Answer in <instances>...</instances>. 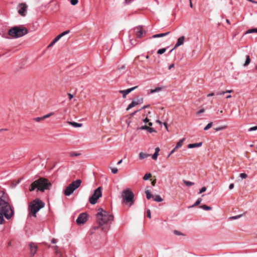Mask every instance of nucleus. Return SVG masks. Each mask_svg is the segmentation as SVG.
Listing matches in <instances>:
<instances>
[{"instance_id":"obj_1","label":"nucleus","mask_w":257,"mask_h":257,"mask_svg":"<svg viewBox=\"0 0 257 257\" xmlns=\"http://www.w3.org/2000/svg\"><path fill=\"white\" fill-rule=\"evenodd\" d=\"M4 210L7 219H10L14 216V211L9 203L7 195L0 190V211Z\"/></svg>"},{"instance_id":"obj_2","label":"nucleus","mask_w":257,"mask_h":257,"mask_svg":"<svg viewBox=\"0 0 257 257\" xmlns=\"http://www.w3.org/2000/svg\"><path fill=\"white\" fill-rule=\"evenodd\" d=\"M97 222L99 226L95 227L94 229L100 228L101 230L103 228L101 227L103 224L111 222L113 220V216L109 214L107 211H104L102 208L98 209V212L96 214Z\"/></svg>"},{"instance_id":"obj_3","label":"nucleus","mask_w":257,"mask_h":257,"mask_svg":"<svg viewBox=\"0 0 257 257\" xmlns=\"http://www.w3.org/2000/svg\"><path fill=\"white\" fill-rule=\"evenodd\" d=\"M51 185L50 182L47 179L40 178L31 184L29 190L32 192L37 189V191L44 192L45 190L49 189Z\"/></svg>"},{"instance_id":"obj_4","label":"nucleus","mask_w":257,"mask_h":257,"mask_svg":"<svg viewBox=\"0 0 257 257\" xmlns=\"http://www.w3.org/2000/svg\"><path fill=\"white\" fill-rule=\"evenodd\" d=\"M134 194L130 189L123 190L121 193L122 203L128 205L129 207L132 206L135 203Z\"/></svg>"},{"instance_id":"obj_5","label":"nucleus","mask_w":257,"mask_h":257,"mask_svg":"<svg viewBox=\"0 0 257 257\" xmlns=\"http://www.w3.org/2000/svg\"><path fill=\"white\" fill-rule=\"evenodd\" d=\"M45 206V203L39 199H36L31 202L29 206L30 213L33 214L34 217L36 216V213Z\"/></svg>"},{"instance_id":"obj_6","label":"nucleus","mask_w":257,"mask_h":257,"mask_svg":"<svg viewBox=\"0 0 257 257\" xmlns=\"http://www.w3.org/2000/svg\"><path fill=\"white\" fill-rule=\"evenodd\" d=\"M28 32L25 28L15 26L9 30V35L13 38H18L26 35Z\"/></svg>"},{"instance_id":"obj_7","label":"nucleus","mask_w":257,"mask_h":257,"mask_svg":"<svg viewBox=\"0 0 257 257\" xmlns=\"http://www.w3.org/2000/svg\"><path fill=\"white\" fill-rule=\"evenodd\" d=\"M102 196L101 188L98 187L95 190L93 195L90 197L89 201L91 204H95L97 203V200Z\"/></svg>"},{"instance_id":"obj_8","label":"nucleus","mask_w":257,"mask_h":257,"mask_svg":"<svg viewBox=\"0 0 257 257\" xmlns=\"http://www.w3.org/2000/svg\"><path fill=\"white\" fill-rule=\"evenodd\" d=\"M38 245L37 243L34 242H31L28 244V249L30 250V254L34 255L38 250Z\"/></svg>"},{"instance_id":"obj_9","label":"nucleus","mask_w":257,"mask_h":257,"mask_svg":"<svg viewBox=\"0 0 257 257\" xmlns=\"http://www.w3.org/2000/svg\"><path fill=\"white\" fill-rule=\"evenodd\" d=\"M87 220V215L85 213H82L78 216L76 219L77 224L81 225L84 224Z\"/></svg>"},{"instance_id":"obj_10","label":"nucleus","mask_w":257,"mask_h":257,"mask_svg":"<svg viewBox=\"0 0 257 257\" xmlns=\"http://www.w3.org/2000/svg\"><path fill=\"white\" fill-rule=\"evenodd\" d=\"M143 103V98H141L133 100V101L128 105L126 108V110H128L131 108L136 106V105Z\"/></svg>"},{"instance_id":"obj_11","label":"nucleus","mask_w":257,"mask_h":257,"mask_svg":"<svg viewBox=\"0 0 257 257\" xmlns=\"http://www.w3.org/2000/svg\"><path fill=\"white\" fill-rule=\"evenodd\" d=\"M27 6L25 4H19L18 7V13L22 16L26 15Z\"/></svg>"},{"instance_id":"obj_12","label":"nucleus","mask_w":257,"mask_h":257,"mask_svg":"<svg viewBox=\"0 0 257 257\" xmlns=\"http://www.w3.org/2000/svg\"><path fill=\"white\" fill-rule=\"evenodd\" d=\"M137 38H141L144 34H145V31L143 30V27L142 26H139L136 27L134 29Z\"/></svg>"},{"instance_id":"obj_13","label":"nucleus","mask_w":257,"mask_h":257,"mask_svg":"<svg viewBox=\"0 0 257 257\" xmlns=\"http://www.w3.org/2000/svg\"><path fill=\"white\" fill-rule=\"evenodd\" d=\"M81 182V180L77 179L76 181L72 182L69 185L73 189H74V190H75L80 186Z\"/></svg>"},{"instance_id":"obj_14","label":"nucleus","mask_w":257,"mask_h":257,"mask_svg":"<svg viewBox=\"0 0 257 257\" xmlns=\"http://www.w3.org/2000/svg\"><path fill=\"white\" fill-rule=\"evenodd\" d=\"M74 191V189H73L70 185H69L64 190V194L67 196H70L73 192Z\"/></svg>"},{"instance_id":"obj_15","label":"nucleus","mask_w":257,"mask_h":257,"mask_svg":"<svg viewBox=\"0 0 257 257\" xmlns=\"http://www.w3.org/2000/svg\"><path fill=\"white\" fill-rule=\"evenodd\" d=\"M184 40H185V37L183 36L179 38L177 40V42L175 47H174V49H176L179 46L183 44Z\"/></svg>"},{"instance_id":"obj_16","label":"nucleus","mask_w":257,"mask_h":257,"mask_svg":"<svg viewBox=\"0 0 257 257\" xmlns=\"http://www.w3.org/2000/svg\"><path fill=\"white\" fill-rule=\"evenodd\" d=\"M140 130H147L150 133H153V132H156V131L153 128L150 127L148 126L147 125L142 126L141 127H140Z\"/></svg>"},{"instance_id":"obj_17","label":"nucleus","mask_w":257,"mask_h":257,"mask_svg":"<svg viewBox=\"0 0 257 257\" xmlns=\"http://www.w3.org/2000/svg\"><path fill=\"white\" fill-rule=\"evenodd\" d=\"M5 211H0V224H3L4 223L5 220L4 218V216L6 217V213Z\"/></svg>"},{"instance_id":"obj_18","label":"nucleus","mask_w":257,"mask_h":257,"mask_svg":"<svg viewBox=\"0 0 257 257\" xmlns=\"http://www.w3.org/2000/svg\"><path fill=\"white\" fill-rule=\"evenodd\" d=\"M170 32H168L165 33H161L158 34H155L152 36V38H161L164 36H166L170 34Z\"/></svg>"},{"instance_id":"obj_19","label":"nucleus","mask_w":257,"mask_h":257,"mask_svg":"<svg viewBox=\"0 0 257 257\" xmlns=\"http://www.w3.org/2000/svg\"><path fill=\"white\" fill-rule=\"evenodd\" d=\"M202 145V143H194V144H190L188 145V148L189 149H192L196 147H201Z\"/></svg>"},{"instance_id":"obj_20","label":"nucleus","mask_w":257,"mask_h":257,"mask_svg":"<svg viewBox=\"0 0 257 257\" xmlns=\"http://www.w3.org/2000/svg\"><path fill=\"white\" fill-rule=\"evenodd\" d=\"M61 38L59 37V36H57L51 42V43L48 46V48H50L52 47Z\"/></svg>"},{"instance_id":"obj_21","label":"nucleus","mask_w":257,"mask_h":257,"mask_svg":"<svg viewBox=\"0 0 257 257\" xmlns=\"http://www.w3.org/2000/svg\"><path fill=\"white\" fill-rule=\"evenodd\" d=\"M68 123H69V124L71 125L72 126H73L74 127H81L82 126V123H77V122H76L68 121Z\"/></svg>"},{"instance_id":"obj_22","label":"nucleus","mask_w":257,"mask_h":257,"mask_svg":"<svg viewBox=\"0 0 257 257\" xmlns=\"http://www.w3.org/2000/svg\"><path fill=\"white\" fill-rule=\"evenodd\" d=\"M149 156H150L149 154H147L144 153L143 152H141L139 154V158L141 160L144 159L145 158H146L148 157Z\"/></svg>"},{"instance_id":"obj_23","label":"nucleus","mask_w":257,"mask_h":257,"mask_svg":"<svg viewBox=\"0 0 257 257\" xmlns=\"http://www.w3.org/2000/svg\"><path fill=\"white\" fill-rule=\"evenodd\" d=\"M184 140H185V139H184V138H183V139H182L180 140L179 141V142H178V143H177V145H176V147H175V149H178V148H179L181 147H182V143H183V142L184 141Z\"/></svg>"},{"instance_id":"obj_24","label":"nucleus","mask_w":257,"mask_h":257,"mask_svg":"<svg viewBox=\"0 0 257 257\" xmlns=\"http://www.w3.org/2000/svg\"><path fill=\"white\" fill-rule=\"evenodd\" d=\"M153 198H154V200L156 202H161L163 201V199L159 195H157L154 197L153 196Z\"/></svg>"},{"instance_id":"obj_25","label":"nucleus","mask_w":257,"mask_h":257,"mask_svg":"<svg viewBox=\"0 0 257 257\" xmlns=\"http://www.w3.org/2000/svg\"><path fill=\"white\" fill-rule=\"evenodd\" d=\"M146 197L148 199H150L151 198H153V196L152 195L151 192L149 190H146L145 191Z\"/></svg>"},{"instance_id":"obj_26","label":"nucleus","mask_w":257,"mask_h":257,"mask_svg":"<svg viewBox=\"0 0 257 257\" xmlns=\"http://www.w3.org/2000/svg\"><path fill=\"white\" fill-rule=\"evenodd\" d=\"M250 62V60L249 56L246 55V60H245L244 64H243V66L245 67L247 65H248L249 64Z\"/></svg>"},{"instance_id":"obj_27","label":"nucleus","mask_w":257,"mask_h":257,"mask_svg":"<svg viewBox=\"0 0 257 257\" xmlns=\"http://www.w3.org/2000/svg\"><path fill=\"white\" fill-rule=\"evenodd\" d=\"M202 201V199L201 198H199L196 201V202L192 205L190 207H193L194 206H197L200 204Z\"/></svg>"},{"instance_id":"obj_28","label":"nucleus","mask_w":257,"mask_h":257,"mask_svg":"<svg viewBox=\"0 0 257 257\" xmlns=\"http://www.w3.org/2000/svg\"><path fill=\"white\" fill-rule=\"evenodd\" d=\"M200 207L205 210H210L212 209V208L210 206H208L206 205H203L200 206Z\"/></svg>"},{"instance_id":"obj_29","label":"nucleus","mask_w":257,"mask_h":257,"mask_svg":"<svg viewBox=\"0 0 257 257\" xmlns=\"http://www.w3.org/2000/svg\"><path fill=\"white\" fill-rule=\"evenodd\" d=\"M183 183L187 186H191L194 185L193 182L186 180H183Z\"/></svg>"},{"instance_id":"obj_30","label":"nucleus","mask_w":257,"mask_h":257,"mask_svg":"<svg viewBox=\"0 0 257 257\" xmlns=\"http://www.w3.org/2000/svg\"><path fill=\"white\" fill-rule=\"evenodd\" d=\"M166 51V48H162V49H160L158 50L157 51V53L158 54H162L163 53H164Z\"/></svg>"},{"instance_id":"obj_31","label":"nucleus","mask_w":257,"mask_h":257,"mask_svg":"<svg viewBox=\"0 0 257 257\" xmlns=\"http://www.w3.org/2000/svg\"><path fill=\"white\" fill-rule=\"evenodd\" d=\"M54 114V112H50V113L43 116V118H44V119H45L46 118H47L53 115Z\"/></svg>"},{"instance_id":"obj_32","label":"nucleus","mask_w":257,"mask_h":257,"mask_svg":"<svg viewBox=\"0 0 257 257\" xmlns=\"http://www.w3.org/2000/svg\"><path fill=\"white\" fill-rule=\"evenodd\" d=\"M212 124H213L212 122L209 123L206 126H205V127L204 128V130L205 131H207V130H209L210 128H211L212 127Z\"/></svg>"},{"instance_id":"obj_33","label":"nucleus","mask_w":257,"mask_h":257,"mask_svg":"<svg viewBox=\"0 0 257 257\" xmlns=\"http://www.w3.org/2000/svg\"><path fill=\"white\" fill-rule=\"evenodd\" d=\"M119 92L122 94L123 98H125L126 97V95L128 94V93H127V91H126L125 90H120L119 91Z\"/></svg>"},{"instance_id":"obj_34","label":"nucleus","mask_w":257,"mask_h":257,"mask_svg":"<svg viewBox=\"0 0 257 257\" xmlns=\"http://www.w3.org/2000/svg\"><path fill=\"white\" fill-rule=\"evenodd\" d=\"M252 33H257V28L249 29L246 32L247 34Z\"/></svg>"},{"instance_id":"obj_35","label":"nucleus","mask_w":257,"mask_h":257,"mask_svg":"<svg viewBox=\"0 0 257 257\" xmlns=\"http://www.w3.org/2000/svg\"><path fill=\"white\" fill-rule=\"evenodd\" d=\"M138 86H136L133 87L132 88L127 89L125 90H126V91H127V93L128 94L130 92H131L132 91H133L134 90H135V89L138 88Z\"/></svg>"},{"instance_id":"obj_36","label":"nucleus","mask_w":257,"mask_h":257,"mask_svg":"<svg viewBox=\"0 0 257 257\" xmlns=\"http://www.w3.org/2000/svg\"><path fill=\"white\" fill-rule=\"evenodd\" d=\"M151 177V174L150 173H147L144 176L143 179L144 180H147Z\"/></svg>"},{"instance_id":"obj_37","label":"nucleus","mask_w":257,"mask_h":257,"mask_svg":"<svg viewBox=\"0 0 257 257\" xmlns=\"http://www.w3.org/2000/svg\"><path fill=\"white\" fill-rule=\"evenodd\" d=\"M161 90V88L160 87H157L155 89H152L151 90V93H154L156 92L160 91Z\"/></svg>"},{"instance_id":"obj_38","label":"nucleus","mask_w":257,"mask_h":257,"mask_svg":"<svg viewBox=\"0 0 257 257\" xmlns=\"http://www.w3.org/2000/svg\"><path fill=\"white\" fill-rule=\"evenodd\" d=\"M70 33V31L69 30H68V31H66L63 33H62L61 34H60V35H59V37L60 38H62V37H63L64 36L69 34Z\"/></svg>"},{"instance_id":"obj_39","label":"nucleus","mask_w":257,"mask_h":257,"mask_svg":"<svg viewBox=\"0 0 257 257\" xmlns=\"http://www.w3.org/2000/svg\"><path fill=\"white\" fill-rule=\"evenodd\" d=\"M226 127V126H219V127L215 128H214V130H215V131L218 132V131L222 130L223 129H225Z\"/></svg>"},{"instance_id":"obj_40","label":"nucleus","mask_w":257,"mask_h":257,"mask_svg":"<svg viewBox=\"0 0 257 257\" xmlns=\"http://www.w3.org/2000/svg\"><path fill=\"white\" fill-rule=\"evenodd\" d=\"M44 119V118H43V116L37 117H35V118H34V120H35L36 121H37V122L43 120Z\"/></svg>"},{"instance_id":"obj_41","label":"nucleus","mask_w":257,"mask_h":257,"mask_svg":"<svg viewBox=\"0 0 257 257\" xmlns=\"http://www.w3.org/2000/svg\"><path fill=\"white\" fill-rule=\"evenodd\" d=\"M239 176L242 179H245L247 178V175L245 173H242L240 174Z\"/></svg>"},{"instance_id":"obj_42","label":"nucleus","mask_w":257,"mask_h":257,"mask_svg":"<svg viewBox=\"0 0 257 257\" xmlns=\"http://www.w3.org/2000/svg\"><path fill=\"white\" fill-rule=\"evenodd\" d=\"M70 155L71 157H76L79 156L80 154L76 152H71Z\"/></svg>"},{"instance_id":"obj_43","label":"nucleus","mask_w":257,"mask_h":257,"mask_svg":"<svg viewBox=\"0 0 257 257\" xmlns=\"http://www.w3.org/2000/svg\"><path fill=\"white\" fill-rule=\"evenodd\" d=\"M56 257H62V254L60 251L57 249L55 251Z\"/></svg>"},{"instance_id":"obj_44","label":"nucleus","mask_w":257,"mask_h":257,"mask_svg":"<svg viewBox=\"0 0 257 257\" xmlns=\"http://www.w3.org/2000/svg\"><path fill=\"white\" fill-rule=\"evenodd\" d=\"M111 171L113 174H116L118 172V169L116 168H112L111 169Z\"/></svg>"},{"instance_id":"obj_45","label":"nucleus","mask_w":257,"mask_h":257,"mask_svg":"<svg viewBox=\"0 0 257 257\" xmlns=\"http://www.w3.org/2000/svg\"><path fill=\"white\" fill-rule=\"evenodd\" d=\"M256 130H257V126H253V127H250V128L248 130V132H252V131H256Z\"/></svg>"},{"instance_id":"obj_46","label":"nucleus","mask_w":257,"mask_h":257,"mask_svg":"<svg viewBox=\"0 0 257 257\" xmlns=\"http://www.w3.org/2000/svg\"><path fill=\"white\" fill-rule=\"evenodd\" d=\"M206 190V187H203L199 191V194H201L203 192H204Z\"/></svg>"},{"instance_id":"obj_47","label":"nucleus","mask_w":257,"mask_h":257,"mask_svg":"<svg viewBox=\"0 0 257 257\" xmlns=\"http://www.w3.org/2000/svg\"><path fill=\"white\" fill-rule=\"evenodd\" d=\"M158 154H157V153H155L152 155V159H153V160H157V158H158Z\"/></svg>"},{"instance_id":"obj_48","label":"nucleus","mask_w":257,"mask_h":257,"mask_svg":"<svg viewBox=\"0 0 257 257\" xmlns=\"http://www.w3.org/2000/svg\"><path fill=\"white\" fill-rule=\"evenodd\" d=\"M71 4L72 5H76L78 2V0H71Z\"/></svg>"},{"instance_id":"obj_49","label":"nucleus","mask_w":257,"mask_h":257,"mask_svg":"<svg viewBox=\"0 0 257 257\" xmlns=\"http://www.w3.org/2000/svg\"><path fill=\"white\" fill-rule=\"evenodd\" d=\"M174 233L175 234L177 235H183V234L181 232H180L178 230H176L174 231Z\"/></svg>"},{"instance_id":"obj_50","label":"nucleus","mask_w":257,"mask_h":257,"mask_svg":"<svg viewBox=\"0 0 257 257\" xmlns=\"http://www.w3.org/2000/svg\"><path fill=\"white\" fill-rule=\"evenodd\" d=\"M130 42L131 43L132 45H134V46H135L137 43V41L135 40H130Z\"/></svg>"},{"instance_id":"obj_51","label":"nucleus","mask_w":257,"mask_h":257,"mask_svg":"<svg viewBox=\"0 0 257 257\" xmlns=\"http://www.w3.org/2000/svg\"><path fill=\"white\" fill-rule=\"evenodd\" d=\"M147 217H149V218H151V211L150 209H148L147 210Z\"/></svg>"},{"instance_id":"obj_52","label":"nucleus","mask_w":257,"mask_h":257,"mask_svg":"<svg viewBox=\"0 0 257 257\" xmlns=\"http://www.w3.org/2000/svg\"><path fill=\"white\" fill-rule=\"evenodd\" d=\"M225 93L224 91H218L215 93L216 95H223Z\"/></svg>"},{"instance_id":"obj_53","label":"nucleus","mask_w":257,"mask_h":257,"mask_svg":"<svg viewBox=\"0 0 257 257\" xmlns=\"http://www.w3.org/2000/svg\"><path fill=\"white\" fill-rule=\"evenodd\" d=\"M241 216H242V215H238L237 216H233L231 218L234 219H236L240 218Z\"/></svg>"},{"instance_id":"obj_54","label":"nucleus","mask_w":257,"mask_h":257,"mask_svg":"<svg viewBox=\"0 0 257 257\" xmlns=\"http://www.w3.org/2000/svg\"><path fill=\"white\" fill-rule=\"evenodd\" d=\"M234 188V184L233 183H231L229 186V189L230 190Z\"/></svg>"},{"instance_id":"obj_55","label":"nucleus","mask_w":257,"mask_h":257,"mask_svg":"<svg viewBox=\"0 0 257 257\" xmlns=\"http://www.w3.org/2000/svg\"><path fill=\"white\" fill-rule=\"evenodd\" d=\"M68 95L70 100H71L73 97V95L71 93H68Z\"/></svg>"},{"instance_id":"obj_56","label":"nucleus","mask_w":257,"mask_h":257,"mask_svg":"<svg viewBox=\"0 0 257 257\" xmlns=\"http://www.w3.org/2000/svg\"><path fill=\"white\" fill-rule=\"evenodd\" d=\"M159 151H160V149H159V147H157V148H156L155 149V153H157V154H158V153H159Z\"/></svg>"},{"instance_id":"obj_57","label":"nucleus","mask_w":257,"mask_h":257,"mask_svg":"<svg viewBox=\"0 0 257 257\" xmlns=\"http://www.w3.org/2000/svg\"><path fill=\"white\" fill-rule=\"evenodd\" d=\"M176 150V149H175V148H174L173 150H172L171 151V152H170V153L169 154V155H168V157H169V156H170V155H171L173 153H174L175 152V150Z\"/></svg>"},{"instance_id":"obj_58","label":"nucleus","mask_w":257,"mask_h":257,"mask_svg":"<svg viewBox=\"0 0 257 257\" xmlns=\"http://www.w3.org/2000/svg\"><path fill=\"white\" fill-rule=\"evenodd\" d=\"M215 93H214V92H212V93H209V94H207V96H208V97L212 96L214 95H215Z\"/></svg>"},{"instance_id":"obj_59","label":"nucleus","mask_w":257,"mask_h":257,"mask_svg":"<svg viewBox=\"0 0 257 257\" xmlns=\"http://www.w3.org/2000/svg\"><path fill=\"white\" fill-rule=\"evenodd\" d=\"M205 111L204 109H201V110H200L198 112V114H200L201 113H203Z\"/></svg>"},{"instance_id":"obj_60","label":"nucleus","mask_w":257,"mask_h":257,"mask_svg":"<svg viewBox=\"0 0 257 257\" xmlns=\"http://www.w3.org/2000/svg\"><path fill=\"white\" fill-rule=\"evenodd\" d=\"M149 121V119L146 117L145 119H144V122L145 123H147Z\"/></svg>"},{"instance_id":"obj_61","label":"nucleus","mask_w":257,"mask_h":257,"mask_svg":"<svg viewBox=\"0 0 257 257\" xmlns=\"http://www.w3.org/2000/svg\"><path fill=\"white\" fill-rule=\"evenodd\" d=\"M174 67V64H172L169 66V69H171Z\"/></svg>"},{"instance_id":"obj_62","label":"nucleus","mask_w":257,"mask_h":257,"mask_svg":"<svg viewBox=\"0 0 257 257\" xmlns=\"http://www.w3.org/2000/svg\"><path fill=\"white\" fill-rule=\"evenodd\" d=\"M163 124H164V126H165L167 131H168V128L167 123L166 122H164Z\"/></svg>"},{"instance_id":"obj_63","label":"nucleus","mask_w":257,"mask_h":257,"mask_svg":"<svg viewBox=\"0 0 257 257\" xmlns=\"http://www.w3.org/2000/svg\"><path fill=\"white\" fill-rule=\"evenodd\" d=\"M232 92V90H226L225 92V93H231Z\"/></svg>"},{"instance_id":"obj_64","label":"nucleus","mask_w":257,"mask_h":257,"mask_svg":"<svg viewBox=\"0 0 257 257\" xmlns=\"http://www.w3.org/2000/svg\"><path fill=\"white\" fill-rule=\"evenodd\" d=\"M189 2H190V7L191 8H192L193 5H192V2H191V0H189Z\"/></svg>"}]
</instances>
